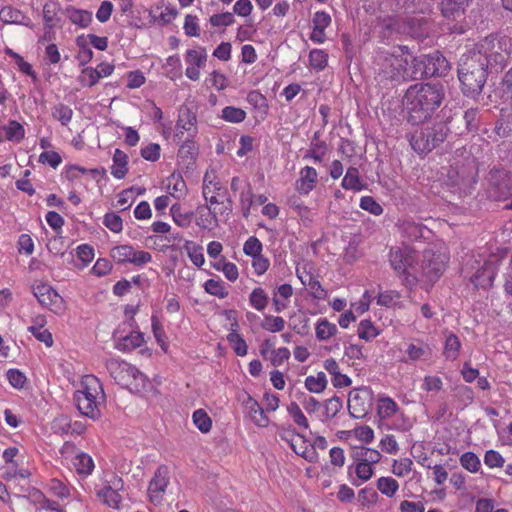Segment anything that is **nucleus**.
<instances>
[{
	"label": "nucleus",
	"instance_id": "obj_16",
	"mask_svg": "<svg viewBox=\"0 0 512 512\" xmlns=\"http://www.w3.org/2000/svg\"><path fill=\"white\" fill-rule=\"evenodd\" d=\"M187 65L185 75L192 81L200 78V69L204 68L207 62V52L204 47L198 46L188 49L184 56Z\"/></svg>",
	"mask_w": 512,
	"mask_h": 512
},
{
	"label": "nucleus",
	"instance_id": "obj_46",
	"mask_svg": "<svg viewBox=\"0 0 512 512\" xmlns=\"http://www.w3.org/2000/svg\"><path fill=\"white\" fill-rule=\"evenodd\" d=\"M380 334V330L369 319L360 321L357 328V335L360 339L371 341Z\"/></svg>",
	"mask_w": 512,
	"mask_h": 512
},
{
	"label": "nucleus",
	"instance_id": "obj_9",
	"mask_svg": "<svg viewBox=\"0 0 512 512\" xmlns=\"http://www.w3.org/2000/svg\"><path fill=\"white\" fill-rule=\"evenodd\" d=\"M450 69L449 62L439 52L435 51L428 55L413 56L412 71L409 72L410 78H422L443 76Z\"/></svg>",
	"mask_w": 512,
	"mask_h": 512
},
{
	"label": "nucleus",
	"instance_id": "obj_29",
	"mask_svg": "<svg viewBox=\"0 0 512 512\" xmlns=\"http://www.w3.org/2000/svg\"><path fill=\"white\" fill-rule=\"evenodd\" d=\"M72 465L80 478H87L95 468L94 460L85 452H77L72 459Z\"/></svg>",
	"mask_w": 512,
	"mask_h": 512
},
{
	"label": "nucleus",
	"instance_id": "obj_38",
	"mask_svg": "<svg viewBox=\"0 0 512 512\" xmlns=\"http://www.w3.org/2000/svg\"><path fill=\"white\" fill-rule=\"evenodd\" d=\"M468 0H443L441 3V11L446 18H456L460 16Z\"/></svg>",
	"mask_w": 512,
	"mask_h": 512
},
{
	"label": "nucleus",
	"instance_id": "obj_7",
	"mask_svg": "<svg viewBox=\"0 0 512 512\" xmlns=\"http://www.w3.org/2000/svg\"><path fill=\"white\" fill-rule=\"evenodd\" d=\"M353 463L348 467V475L353 486L359 487L368 482L375 473V465L382 454L373 448L361 447L353 453Z\"/></svg>",
	"mask_w": 512,
	"mask_h": 512
},
{
	"label": "nucleus",
	"instance_id": "obj_21",
	"mask_svg": "<svg viewBox=\"0 0 512 512\" xmlns=\"http://www.w3.org/2000/svg\"><path fill=\"white\" fill-rule=\"evenodd\" d=\"M497 271L494 257L485 261L483 266L471 277L476 287L488 288L492 286Z\"/></svg>",
	"mask_w": 512,
	"mask_h": 512
},
{
	"label": "nucleus",
	"instance_id": "obj_33",
	"mask_svg": "<svg viewBox=\"0 0 512 512\" xmlns=\"http://www.w3.org/2000/svg\"><path fill=\"white\" fill-rule=\"evenodd\" d=\"M293 294V288L290 284H282L273 295V306L276 312H282L289 305V300Z\"/></svg>",
	"mask_w": 512,
	"mask_h": 512
},
{
	"label": "nucleus",
	"instance_id": "obj_26",
	"mask_svg": "<svg viewBox=\"0 0 512 512\" xmlns=\"http://www.w3.org/2000/svg\"><path fill=\"white\" fill-rule=\"evenodd\" d=\"M290 447L297 455L302 456L309 462H316L318 460L315 444L310 443L302 435L296 436L294 443Z\"/></svg>",
	"mask_w": 512,
	"mask_h": 512
},
{
	"label": "nucleus",
	"instance_id": "obj_8",
	"mask_svg": "<svg viewBox=\"0 0 512 512\" xmlns=\"http://www.w3.org/2000/svg\"><path fill=\"white\" fill-rule=\"evenodd\" d=\"M106 368L117 384L132 391L141 392L149 385V379L138 368L119 358L107 360Z\"/></svg>",
	"mask_w": 512,
	"mask_h": 512
},
{
	"label": "nucleus",
	"instance_id": "obj_25",
	"mask_svg": "<svg viewBox=\"0 0 512 512\" xmlns=\"http://www.w3.org/2000/svg\"><path fill=\"white\" fill-rule=\"evenodd\" d=\"M62 12L72 24L79 28H87L92 22V12L88 10L68 5Z\"/></svg>",
	"mask_w": 512,
	"mask_h": 512
},
{
	"label": "nucleus",
	"instance_id": "obj_40",
	"mask_svg": "<svg viewBox=\"0 0 512 512\" xmlns=\"http://www.w3.org/2000/svg\"><path fill=\"white\" fill-rule=\"evenodd\" d=\"M170 214L174 223L181 228L189 227L192 222L193 212L184 211L178 203L171 206Z\"/></svg>",
	"mask_w": 512,
	"mask_h": 512
},
{
	"label": "nucleus",
	"instance_id": "obj_30",
	"mask_svg": "<svg viewBox=\"0 0 512 512\" xmlns=\"http://www.w3.org/2000/svg\"><path fill=\"white\" fill-rule=\"evenodd\" d=\"M317 171L313 167L306 166L300 171V177L296 182V189L301 194H308L316 185Z\"/></svg>",
	"mask_w": 512,
	"mask_h": 512
},
{
	"label": "nucleus",
	"instance_id": "obj_18",
	"mask_svg": "<svg viewBox=\"0 0 512 512\" xmlns=\"http://www.w3.org/2000/svg\"><path fill=\"white\" fill-rule=\"evenodd\" d=\"M195 223L202 230H212L218 226L216 205L205 202L196 208Z\"/></svg>",
	"mask_w": 512,
	"mask_h": 512
},
{
	"label": "nucleus",
	"instance_id": "obj_22",
	"mask_svg": "<svg viewBox=\"0 0 512 512\" xmlns=\"http://www.w3.org/2000/svg\"><path fill=\"white\" fill-rule=\"evenodd\" d=\"M296 272L301 283L311 292L314 298H318L320 293L318 274L313 273L311 267L307 264L303 267H298Z\"/></svg>",
	"mask_w": 512,
	"mask_h": 512
},
{
	"label": "nucleus",
	"instance_id": "obj_31",
	"mask_svg": "<svg viewBox=\"0 0 512 512\" xmlns=\"http://www.w3.org/2000/svg\"><path fill=\"white\" fill-rule=\"evenodd\" d=\"M111 175L116 179H124L128 173V155L121 149H115L112 156Z\"/></svg>",
	"mask_w": 512,
	"mask_h": 512
},
{
	"label": "nucleus",
	"instance_id": "obj_35",
	"mask_svg": "<svg viewBox=\"0 0 512 512\" xmlns=\"http://www.w3.org/2000/svg\"><path fill=\"white\" fill-rule=\"evenodd\" d=\"M238 324H232L231 332L227 335V341L237 356L247 355L248 346L244 338L237 332Z\"/></svg>",
	"mask_w": 512,
	"mask_h": 512
},
{
	"label": "nucleus",
	"instance_id": "obj_24",
	"mask_svg": "<svg viewBox=\"0 0 512 512\" xmlns=\"http://www.w3.org/2000/svg\"><path fill=\"white\" fill-rule=\"evenodd\" d=\"M183 144L180 146L177 154L179 165L190 168L192 167L198 155V147L192 139L182 140Z\"/></svg>",
	"mask_w": 512,
	"mask_h": 512
},
{
	"label": "nucleus",
	"instance_id": "obj_14",
	"mask_svg": "<svg viewBox=\"0 0 512 512\" xmlns=\"http://www.w3.org/2000/svg\"><path fill=\"white\" fill-rule=\"evenodd\" d=\"M123 486L122 478L111 473L110 479L106 480L104 486L96 491V495L108 507L119 509L122 501L119 491L122 490Z\"/></svg>",
	"mask_w": 512,
	"mask_h": 512
},
{
	"label": "nucleus",
	"instance_id": "obj_50",
	"mask_svg": "<svg viewBox=\"0 0 512 512\" xmlns=\"http://www.w3.org/2000/svg\"><path fill=\"white\" fill-rule=\"evenodd\" d=\"M254 198L255 196L253 194L251 184L245 185V188L239 193V203L242 214L245 218L250 215V210L254 203Z\"/></svg>",
	"mask_w": 512,
	"mask_h": 512
},
{
	"label": "nucleus",
	"instance_id": "obj_45",
	"mask_svg": "<svg viewBox=\"0 0 512 512\" xmlns=\"http://www.w3.org/2000/svg\"><path fill=\"white\" fill-rule=\"evenodd\" d=\"M203 288L206 293L219 299H224L229 294L225 284L220 279H208L203 284Z\"/></svg>",
	"mask_w": 512,
	"mask_h": 512
},
{
	"label": "nucleus",
	"instance_id": "obj_32",
	"mask_svg": "<svg viewBox=\"0 0 512 512\" xmlns=\"http://www.w3.org/2000/svg\"><path fill=\"white\" fill-rule=\"evenodd\" d=\"M377 414L382 420L390 419L399 414V406L392 398L381 395L377 399Z\"/></svg>",
	"mask_w": 512,
	"mask_h": 512
},
{
	"label": "nucleus",
	"instance_id": "obj_52",
	"mask_svg": "<svg viewBox=\"0 0 512 512\" xmlns=\"http://www.w3.org/2000/svg\"><path fill=\"white\" fill-rule=\"evenodd\" d=\"M250 305L257 311H263L268 305V296L263 288L253 289L249 296Z\"/></svg>",
	"mask_w": 512,
	"mask_h": 512
},
{
	"label": "nucleus",
	"instance_id": "obj_28",
	"mask_svg": "<svg viewBox=\"0 0 512 512\" xmlns=\"http://www.w3.org/2000/svg\"><path fill=\"white\" fill-rule=\"evenodd\" d=\"M405 355L406 358L403 359L405 363L426 360L431 355V349L422 341L411 342L406 347Z\"/></svg>",
	"mask_w": 512,
	"mask_h": 512
},
{
	"label": "nucleus",
	"instance_id": "obj_2",
	"mask_svg": "<svg viewBox=\"0 0 512 512\" xmlns=\"http://www.w3.org/2000/svg\"><path fill=\"white\" fill-rule=\"evenodd\" d=\"M444 89L439 83H416L411 85L403 104L408 113V121L414 125L431 119L444 99Z\"/></svg>",
	"mask_w": 512,
	"mask_h": 512
},
{
	"label": "nucleus",
	"instance_id": "obj_58",
	"mask_svg": "<svg viewBox=\"0 0 512 512\" xmlns=\"http://www.w3.org/2000/svg\"><path fill=\"white\" fill-rule=\"evenodd\" d=\"M103 224L113 233H120L123 230V220L115 212H108L103 217Z\"/></svg>",
	"mask_w": 512,
	"mask_h": 512
},
{
	"label": "nucleus",
	"instance_id": "obj_3",
	"mask_svg": "<svg viewBox=\"0 0 512 512\" xmlns=\"http://www.w3.org/2000/svg\"><path fill=\"white\" fill-rule=\"evenodd\" d=\"M74 401L79 412L93 420L101 416L106 395L100 380L91 374L81 378L80 386L74 393Z\"/></svg>",
	"mask_w": 512,
	"mask_h": 512
},
{
	"label": "nucleus",
	"instance_id": "obj_42",
	"mask_svg": "<svg viewBox=\"0 0 512 512\" xmlns=\"http://www.w3.org/2000/svg\"><path fill=\"white\" fill-rule=\"evenodd\" d=\"M219 117L225 122L238 124L246 119L247 113L242 108L226 106L222 109Z\"/></svg>",
	"mask_w": 512,
	"mask_h": 512
},
{
	"label": "nucleus",
	"instance_id": "obj_19",
	"mask_svg": "<svg viewBox=\"0 0 512 512\" xmlns=\"http://www.w3.org/2000/svg\"><path fill=\"white\" fill-rule=\"evenodd\" d=\"M370 408L369 396L366 391H357L349 395L348 410L352 417L363 418Z\"/></svg>",
	"mask_w": 512,
	"mask_h": 512
},
{
	"label": "nucleus",
	"instance_id": "obj_64",
	"mask_svg": "<svg viewBox=\"0 0 512 512\" xmlns=\"http://www.w3.org/2000/svg\"><path fill=\"white\" fill-rule=\"evenodd\" d=\"M502 91L504 101L512 107V67L505 73L502 79Z\"/></svg>",
	"mask_w": 512,
	"mask_h": 512
},
{
	"label": "nucleus",
	"instance_id": "obj_47",
	"mask_svg": "<svg viewBox=\"0 0 512 512\" xmlns=\"http://www.w3.org/2000/svg\"><path fill=\"white\" fill-rule=\"evenodd\" d=\"M460 347L461 342L455 334L450 333L447 335L444 346V356L446 359L452 361L456 360L459 355Z\"/></svg>",
	"mask_w": 512,
	"mask_h": 512
},
{
	"label": "nucleus",
	"instance_id": "obj_43",
	"mask_svg": "<svg viewBox=\"0 0 512 512\" xmlns=\"http://www.w3.org/2000/svg\"><path fill=\"white\" fill-rule=\"evenodd\" d=\"M376 487L381 494L388 498H392L399 490V483L390 476H382L376 481Z\"/></svg>",
	"mask_w": 512,
	"mask_h": 512
},
{
	"label": "nucleus",
	"instance_id": "obj_6",
	"mask_svg": "<svg viewBox=\"0 0 512 512\" xmlns=\"http://www.w3.org/2000/svg\"><path fill=\"white\" fill-rule=\"evenodd\" d=\"M458 78L465 95L475 97L478 95L487 78L485 64L479 62L473 54H463L459 61Z\"/></svg>",
	"mask_w": 512,
	"mask_h": 512
},
{
	"label": "nucleus",
	"instance_id": "obj_36",
	"mask_svg": "<svg viewBox=\"0 0 512 512\" xmlns=\"http://www.w3.org/2000/svg\"><path fill=\"white\" fill-rule=\"evenodd\" d=\"M0 20L6 24L27 25L26 21H29V18L26 17L20 10L12 6H5L0 10Z\"/></svg>",
	"mask_w": 512,
	"mask_h": 512
},
{
	"label": "nucleus",
	"instance_id": "obj_12",
	"mask_svg": "<svg viewBox=\"0 0 512 512\" xmlns=\"http://www.w3.org/2000/svg\"><path fill=\"white\" fill-rule=\"evenodd\" d=\"M446 131L444 126L438 125L432 129H425L419 134L416 132L410 137V144L412 148L419 153H426L431 151L438 143L444 141Z\"/></svg>",
	"mask_w": 512,
	"mask_h": 512
},
{
	"label": "nucleus",
	"instance_id": "obj_56",
	"mask_svg": "<svg viewBox=\"0 0 512 512\" xmlns=\"http://www.w3.org/2000/svg\"><path fill=\"white\" fill-rule=\"evenodd\" d=\"M461 466L471 473H476L481 467L479 457L473 452H466L460 457Z\"/></svg>",
	"mask_w": 512,
	"mask_h": 512
},
{
	"label": "nucleus",
	"instance_id": "obj_15",
	"mask_svg": "<svg viewBox=\"0 0 512 512\" xmlns=\"http://www.w3.org/2000/svg\"><path fill=\"white\" fill-rule=\"evenodd\" d=\"M197 132L198 127L196 114L189 108L181 109L175 125L174 137L178 141L186 139L194 140Z\"/></svg>",
	"mask_w": 512,
	"mask_h": 512
},
{
	"label": "nucleus",
	"instance_id": "obj_59",
	"mask_svg": "<svg viewBox=\"0 0 512 512\" xmlns=\"http://www.w3.org/2000/svg\"><path fill=\"white\" fill-rule=\"evenodd\" d=\"M262 250L263 245L261 241L255 236H250L243 245L244 254L252 258L261 255Z\"/></svg>",
	"mask_w": 512,
	"mask_h": 512
},
{
	"label": "nucleus",
	"instance_id": "obj_17",
	"mask_svg": "<svg viewBox=\"0 0 512 512\" xmlns=\"http://www.w3.org/2000/svg\"><path fill=\"white\" fill-rule=\"evenodd\" d=\"M169 484V470L166 466H160L156 469L153 478L148 486L149 501L155 505L159 504L163 498L165 490Z\"/></svg>",
	"mask_w": 512,
	"mask_h": 512
},
{
	"label": "nucleus",
	"instance_id": "obj_62",
	"mask_svg": "<svg viewBox=\"0 0 512 512\" xmlns=\"http://www.w3.org/2000/svg\"><path fill=\"white\" fill-rule=\"evenodd\" d=\"M285 327V320L280 316H265L262 328L269 332H280Z\"/></svg>",
	"mask_w": 512,
	"mask_h": 512
},
{
	"label": "nucleus",
	"instance_id": "obj_1",
	"mask_svg": "<svg viewBox=\"0 0 512 512\" xmlns=\"http://www.w3.org/2000/svg\"><path fill=\"white\" fill-rule=\"evenodd\" d=\"M449 256L446 251L426 249L420 255L408 246L391 248L389 262L392 269L404 276L406 284L435 282L444 272Z\"/></svg>",
	"mask_w": 512,
	"mask_h": 512
},
{
	"label": "nucleus",
	"instance_id": "obj_13",
	"mask_svg": "<svg viewBox=\"0 0 512 512\" xmlns=\"http://www.w3.org/2000/svg\"><path fill=\"white\" fill-rule=\"evenodd\" d=\"M33 294L39 304L55 314H62L65 302L59 293L49 284H39L33 288Z\"/></svg>",
	"mask_w": 512,
	"mask_h": 512
},
{
	"label": "nucleus",
	"instance_id": "obj_60",
	"mask_svg": "<svg viewBox=\"0 0 512 512\" xmlns=\"http://www.w3.org/2000/svg\"><path fill=\"white\" fill-rule=\"evenodd\" d=\"M401 295L395 290H387L379 293L377 304L385 307H394L399 303Z\"/></svg>",
	"mask_w": 512,
	"mask_h": 512
},
{
	"label": "nucleus",
	"instance_id": "obj_39",
	"mask_svg": "<svg viewBox=\"0 0 512 512\" xmlns=\"http://www.w3.org/2000/svg\"><path fill=\"white\" fill-rule=\"evenodd\" d=\"M167 181V188L171 196L181 199L186 195L187 186L180 174H172Z\"/></svg>",
	"mask_w": 512,
	"mask_h": 512
},
{
	"label": "nucleus",
	"instance_id": "obj_23",
	"mask_svg": "<svg viewBox=\"0 0 512 512\" xmlns=\"http://www.w3.org/2000/svg\"><path fill=\"white\" fill-rule=\"evenodd\" d=\"M448 180L453 186L467 188L476 182L474 167L469 166L461 170L452 168L448 172Z\"/></svg>",
	"mask_w": 512,
	"mask_h": 512
},
{
	"label": "nucleus",
	"instance_id": "obj_48",
	"mask_svg": "<svg viewBox=\"0 0 512 512\" xmlns=\"http://www.w3.org/2000/svg\"><path fill=\"white\" fill-rule=\"evenodd\" d=\"M413 467V461L410 458H398L392 460L391 472L397 477L408 476Z\"/></svg>",
	"mask_w": 512,
	"mask_h": 512
},
{
	"label": "nucleus",
	"instance_id": "obj_53",
	"mask_svg": "<svg viewBox=\"0 0 512 512\" xmlns=\"http://www.w3.org/2000/svg\"><path fill=\"white\" fill-rule=\"evenodd\" d=\"M357 501L360 506L370 508L377 503L378 494L373 488L365 487L358 491Z\"/></svg>",
	"mask_w": 512,
	"mask_h": 512
},
{
	"label": "nucleus",
	"instance_id": "obj_63",
	"mask_svg": "<svg viewBox=\"0 0 512 512\" xmlns=\"http://www.w3.org/2000/svg\"><path fill=\"white\" fill-rule=\"evenodd\" d=\"M372 299L373 294L366 290L358 301L351 304V311L355 312L357 315L365 313L368 311Z\"/></svg>",
	"mask_w": 512,
	"mask_h": 512
},
{
	"label": "nucleus",
	"instance_id": "obj_4",
	"mask_svg": "<svg viewBox=\"0 0 512 512\" xmlns=\"http://www.w3.org/2000/svg\"><path fill=\"white\" fill-rule=\"evenodd\" d=\"M467 54L475 55L486 69H502L512 54V41L506 36L490 35L479 41Z\"/></svg>",
	"mask_w": 512,
	"mask_h": 512
},
{
	"label": "nucleus",
	"instance_id": "obj_10",
	"mask_svg": "<svg viewBox=\"0 0 512 512\" xmlns=\"http://www.w3.org/2000/svg\"><path fill=\"white\" fill-rule=\"evenodd\" d=\"M202 196L205 202L210 204L219 205L226 201L227 206L221 211V214L231 211L232 199L215 168H208L203 176Z\"/></svg>",
	"mask_w": 512,
	"mask_h": 512
},
{
	"label": "nucleus",
	"instance_id": "obj_55",
	"mask_svg": "<svg viewBox=\"0 0 512 512\" xmlns=\"http://www.w3.org/2000/svg\"><path fill=\"white\" fill-rule=\"evenodd\" d=\"M50 492L60 499H68L71 497V488L62 480L53 478L48 484Z\"/></svg>",
	"mask_w": 512,
	"mask_h": 512
},
{
	"label": "nucleus",
	"instance_id": "obj_37",
	"mask_svg": "<svg viewBox=\"0 0 512 512\" xmlns=\"http://www.w3.org/2000/svg\"><path fill=\"white\" fill-rule=\"evenodd\" d=\"M342 187L346 190L361 191L366 185L360 179L359 171L357 168L350 167L342 180Z\"/></svg>",
	"mask_w": 512,
	"mask_h": 512
},
{
	"label": "nucleus",
	"instance_id": "obj_5",
	"mask_svg": "<svg viewBox=\"0 0 512 512\" xmlns=\"http://www.w3.org/2000/svg\"><path fill=\"white\" fill-rule=\"evenodd\" d=\"M413 55L407 48L399 47L392 52L380 51L375 60L376 78L383 82L409 77L412 71Z\"/></svg>",
	"mask_w": 512,
	"mask_h": 512
},
{
	"label": "nucleus",
	"instance_id": "obj_49",
	"mask_svg": "<svg viewBox=\"0 0 512 512\" xmlns=\"http://www.w3.org/2000/svg\"><path fill=\"white\" fill-rule=\"evenodd\" d=\"M99 73L95 68L84 67L77 77L78 83L82 87H93L99 82Z\"/></svg>",
	"mask_w": 512,
	"mask_h": 512
},
{
	"label": "nucleus",
	"instance_id": "obj_54",
	"mask_svg": "<svg viewBox=\"0 0 512 512\" xmlns=\"http://www.w3.org/2000/svg\"><path fill=\"white\" fill-rule=\"evenodd\" d=\"M60 5L57 1L51 0L43 6V21L47 27H53L56 21Z\"/></svg>",
	"mask_w": 512,
	"mask_h": 512
},
{
	"label": "nucleus",
	"instance_id": "obj_44",
	"mask_svg": "<svg viewBox=\"0 0 512 512\" xmlns=\"http://www.w3.org/2000/svg\"><path fill=\"white\" fill-rule=\"evenodd\" d=\"M192 421L195 427L202 433L206 434L210 432L212 428V419L208 413L200 408L193 412Z\"/></svg>",
	"mask_w": 512,
	"mask_h": 512
},
{
	"label": "nucleus",
	"instance_id": "obj_11",
	"mask_svg": "<svg viewBox=\"0 0 512 512\" xmlns=\"http://www.w3.org/2000/svg\"><path fill=\"white\" fill-rule=\"evenodd\" d=\"M110 256L117 264H130L137 268H141L152 261L150 252L136 249L130 244L114 246L110 251Z\"/></svg>",
	"mask_w": 512,
	"mask_h": 512
},
{
	"label": "nucleus",
	"instance_id": "obj_41",
	"mask_svg": "<svg viewBox=\"0 0 512 512\" xmlns=\"http://www.w3.org/2000/svg\"><path fill=\"white\" fill-rule=\"evenodd\" d=\"M5 133V139L19 143L25 137L24 127L16 120H10L7 125L2 127Z\"/></svg>",
	"mask_w": 512,
	"mask_h": 512
},
{
	"label": "nucleus",
	"instance_id": "obj_51",
	"mask_svg": "<svg viewBox=\"0 0 512 512\" xmlns=\"http://www.w3.org/2000/svg\"><path fill=\"white\" fill-rule=\"evenodd\" d=\"M52 117L66 126L72 120L73 110L66 104L58 103L52 108Z\"/></svg>",
	"mask_w": 512,
	"mask_h": 512
},
{
	"label": "nucleus",
	"instance_id": "obj_20",
	"mask_svg": "<svg viewBox=\"0 0 512 512\" xmlns=\"http://www.w3.org/2000/svg\"><path fill=\"white\" fill-rule=\"evenodd\" d=\"M243 406L247 411L250 420L260 428H265L270 424L269 417L265 413L259 403L249 394H246V398L243 400Z\"/></svg>",
	"mask_w": 512,
	"mask_h": 512
},
{
	"label": "nucleus",
	"instance_id": "obj_34",
	"mask_svg": "<svg viewBox=\"0 0 512 512\" xmlns=\"http://www.w3.org/2000/svg\"><path fill=\"white\" fill-rule=\"evenodd\" d=\"M183 250L186 252L190 261L196 267L200 268L205 263V257L203 253V247L191 240H185L183 244Z\"/></svg>",
	"mask_w": 512,
	"mask_h": 512
},
{
	"label": "nucleus",
	"instance_id": "obj_57",
	"mask_svg": "<svg viewBox=\"0 0 512 512\" xmlns=\"http://www.w3.org/2000/svg\"><path fill=\"white\" fill-rule=\"evenodd\" d=\"M151 327L153 335L157 341V343L161 346V348L166 351L167 343H166V334L163 329L162 323L158 319L156 315L151 316Z\"/></svg>",
	"mask_w": 512,
	"mask_h": 512
},
{
	"label": "nucleus",
	"instance_id": "obj_61",
	"mask_svg": "<svg viewBox=\"0 0 512 512\" xmlns=\"http://www.w3.org/2000/svg\"><path fill=\"white\" fill-rule=\"evenodd\" d=\"M443 388V381L439 376L427 375L423 378L421 389L426 392L438 393Z\"/></svg>",
	"mask_w": 512,
	"mask_h": 512
},
{
	"label": "nucleus",
	"instance_id": "obj_27",
	"mask_svg": "<svg viewBox=\"0 0 512 512\" xmlns=\"http://www.w3.org/2000/svg\"><path fill=\"white\" fill-rule=\"evenodd\" d=\"M144 343V335L139 330H133L129 334L119 337L115 341V347L122 352H131Z\"/></svg>",
	"mask_w": 512,
	"mask_h": 512
}]
</instances>
